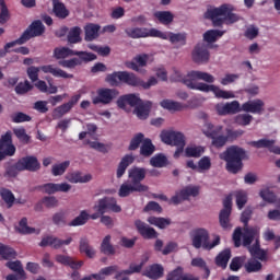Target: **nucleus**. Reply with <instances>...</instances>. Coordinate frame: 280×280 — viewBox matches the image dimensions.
I'll return each instance as SVG.
<instances>
[{"mask_svg":"<svg viewBox=\"0 0 280 280\" xmlns=\"http://www.w3.org/2000/svg\"><path fill=\"white\" fill-rule=\"evenodd\" d=\"M132 163H135V156L132 154H126L118 164L116 177L121 178L124 174H126V170H128Z\"/></svg>","mask_w":280,"mask_h":280,"instance_id":"30","label":"nucleus"},{"mask_svg":"<svg viewBox=\"0 0 280 280\" xmlns=\"http://www.w3.org/2000/svg\"><path fill=\"white\" fill-rule=\"evenodd\" d=\"M101 253L104 255H115V247L110 244V235H106L101 244Z\"/></svg>","mask_w":280,"mask_h":280,"instance_id":"52","label":"nucleus"},{"mask_svg":"<svg viewBox=\"0 0 280 280\" xmlns=\"http://www.w3.org/2000/svg\"><path fill=\"white\" fill-rule=\"evenodd\" d=\"M150 165L152 167H167V165H170V161L165 154L158 153L150 159Z\"/></svg>","mask_w":280,"mask_h":280,"instance_id":"39","label":"nucleus"},{"mask_svg":"<svg viewBox=\"0 0 280 280\" xmlns=\"http://www.w3.org/2000/svg\"><path fill=\"white\" fill-rule=\"evenodd\" d=\"M0 197L5 202L8 209H12V207H14V201L16 200V197H14L12 190L8 188H0Z\"/></svg>","mask_w":280,"mask_h":280,"instance_id":"40","label":"nucleus"},{"mask_svg":"<svg viewBox=\"0 0 280 280\" xmlns=\"http://www.w3.org/2000/svg\"><path fill=\"white\" fill-rule=\"evenodd\" d=\"M224 31L209 30L203 34V40L206 43H215L218 38H222V36H224Z\"/></svg>","mask_w":280,"mask_h":280,"instance_id":"47","label":"nucleus"},{"mask_svg":"<svg viewBox=\"0 0 280 280\" xmlns=\"http://www.w3.org/2000/svg\"><path fill=\"white\" fill-rule=\"evenodd\" d=\"M163 143H166V145H187V141L185 140V133L180 131H174V130H164L160 135Z\"/></svg>","mask_w":280,"mask_h":280,"instance_id":"14","label":"nucleus"},{"mask_svg":"<svg viewBox=\"0 0 280 280\" xmlns=\"http://www.w3.org/2000/svg\"><path fill=\"white\" fill-rule=\"evenodd\" d=\"M79 252L89 257V259H93L95 257V249L91 246L89 238L81 237L79 242Z\"/></svg>","mask_w":280,"mask_h":280,"instance_id":"33","label":"nucleus"},{"mask_svg":"<svg viewBox=\"0 0 280 280\" xmlns=\"http://www.w3.org/2000/svg\"><path fill=\"white\" fill-rule=\"evenodd\" d=\"M119 96V91L116 89L101 88L96 91V96L92 98V104L97 106V104H103V106H108L113 103V100Z\"/></svg>","mask_w":280,"mask_h":280,"instance_id":"10","label":"nucleus"},{"mask_svg":"<svg viewBox=\"0 0 280 280\" xmlns=\"http://www.w3.org/2000/svg\"><path fill=\"white\" fill-rule=\"evenodd\" d=\"M249 253L252 257L259 259L260 261H266L268 259V253L261 249L259 240H256L255 244L249 247Z\"/></svg>","mask_w":280,"mask_h":280,"instance_id":"34","label":"nucleus"},{"mask_svg":"<svg viewBox=\"0 0 280 280\" xmlns=\"http://www.w3.org/2000/svg\"><path fill=\"white\" fill-rule=\"evenodd\" d=\"M34 89V85L30 83V81L25 80L24 82H20L15 86V93L16 95H25L26 93H30Z\"/></svg>","mask_w":280,"mask_h":280,"instance_id":"54","label":"nucleus"},{"mask_svg":"<svg viewBox=\"0 0 280 280\" xmlns=\"http://www.w3.org/2000/svg\"><path fill=\"white\" fill-rule=\"evenodd\" d=\"M94 209L96 212L89 214V220H98V218H102L108 210L113 211V213H121V206L117 205V200L110 197L100 199L98 203L94 206Z\"/></svg>","mask_w":280,"mask_h":280,"instance_id":"6","label":"nucleus"},{"mask_svg":"<svg viewBox=\"0 0 280 280\" xmlns=\"http://www.w3.org/2000/svg\"><path fill=\"white\" fill-rule=\"evenodd\" d=\"M205 126L206 129L203 130V135L212 140L213 148H224L226 143H229L226 136H222V130L224 128L222 125L213 126V124L207 122Z\"/></svg>","mask_w":280,"mask_h":280,"instance_id":"8","label":"nucleus"},{"mask_svg":"<svg viewBox=\"0 0 280 280\" xmlns=\"http://www.w3.org/2000/svg\"><path fill=\"white\" fill-rule=\"evenodd\" d=\"M183 279H185V276H183L182 267H177L176 269L171 271L166 277V280H183Z\"/></svg>","mask_w":280,"mask_h":280,"instance_id":"64","label":"nucleus"},{"mask_svg":"<svg viewBox=\"0 0 280 280\" xmlns=\"http://www.w3.org/2000/svg\"><path fill=\"white\" fill-rule=\"evenodd\" d=\"M82 62H84V59H82V57H74L72 59L59 61V66L63 67V69H75V67H80Z\"/></svg>","mask_w":280,"mask_h":280,"instance_id":"49","label":"nucleus"},{"mask_svg":"<svg viewBox=\"0 0 280 280\" xmlns=\"http://www.w3.org/2000/svg\"><path fill=\"white\" fill-rule=\"evenodd\" d=\"M191 58L196 65H207L211 58L209 46H207L205 43L197 44L191 51Z\"/></svg>","mask_w":280,"mask_h":280,"instance_id":"15","label":"nucleus"},{"mask_svg":"<svg viewBox=\"0 0 280 280\" xmlns=\"http://www.w3.org/2000/svg\"><path fill=\"white\" fill-rule=\"evenodd\" d=\"M70 112V106L67 103H65L52 110V119H61V117H65V115H67V113Z\"/></svg>","mask_w":280,"mask_h":280,"instance_id":"55","label":"nucleus"},{"mask_svg":"<svg viewBox=\"0 0 280 280\" xmlns=\"http://www.w3.org/2000/svg\"><path fill=\"white\" fill-rule=\"evenodd\" d=\"M211 170V158L203 156L198 161V173L209 172Z\"/></svg>","mask_w":280,"mask_h":280,"instance_id":"62","label":"nucleus"},{"mask_svg":"<svg viewBox=\"0 0 280 280\" xmlns=\"http://www.w3.org/2000/svg\"><path fill=\"white\" fill-rule=\"evenodd\" d=\"M105 81L110 86H119V82L127 84V86H141V78L129 71H116L107 74Z\"/></svg>","mask_w":280,"mask_h":280,"instance_id":"5","label":"nucleus"},{"mask_svg":"<svg viewBox=\"0 0 280 280\" xmlns=\"http://www.w3.org/2000/svg\"><path fill=\"white\" fill-rule=\"evenodd\" d=\"M125 33L129 38H165V35L156 28L132 27L126 28Z\"/></svg>","mask_w":280,"mask_h":280,"instance_id":"12","label":"nucleus"},{"mask_svg":"<svg viewBox=\"0 0 280 280\" xmlns=\"http://www.w3.org/2000/svg\"><path fill=\"white\" fill-rule=\"evenodd\" d=\"M161 34L164 35V37H159L162 40H170L172 45H176V43H180V45L187 44V34L185 33H173V32H162Z\"/></svg>","mask_w":280,"mask_h":280,"instance_id":"25","label":"nucleus"},{"mask_svg":"<svg viewBox=\"0 0 280 280\" xmlns=\"http://www.w3.org/2000/svg\"><path fill=\"white\" fill-rule=\"evenodd\" d=\"M144 137L145 136L141 132L137 133L131 139L128 150H130V151L139 150V145H141V143H143Z\"/></svg>","mask_w":280,"mask_h":280,"instance_id":"63","label":"nucleus"},{"mask_svg":"<svg viewBox=\"0 0 280 280\" xmlns=\"http://www.w3.org/2000/svg\"><path fill=\"white\" fill-rule=\"evenodd\" d=\"M165 269L160 264H153L149 267V269L144 272V277H148L152 280L162 279Z\"/></svg>","mask_w":280,"mask_h":280,"instance_id":"32","label":"nucleus"},{"mask_svg":"<svg viewBox=\"0 0 280 280\" xmlns=\"http://www.w3.org/2000/svg\"><path fill=\"white\" fill-rule=\"evenodd\" d=\"M16 233L20 235H32V233H36V229L30 228L27 225V218H22L19 222V226L15 228Z\"/></svg>","mask_w":280,"mask_h":280,"instance_id":"42","label":"nucleus"},{"mask_svg":"<svg viewBox=\"0 0 280 280\" xmlns=\"http://www.w3.org/2000/svg\"><path fill=\"white\" fill-rule=\"evenodd\" d=\"M135 226L143 240H156L159 237V232L141 220H136Z\"/></svg>","mask_w":280,"mask_h":280,"instance_id":"18","label":"nucleus"},{"mask_svg":"<svg viewBox=\"0 0 280 280\" xmlns=\"http://www.w3.org/2000/svg\"><path fill=\"white\" fill-rule=\"evenodd\" d=\"M154 18L161 25H172L174 23V14L171 11H156Z\"/></svg>","mask_w":280,"mask_h":280,"instance_id":"37","label":"nucleus"},{"mask_svg":"<svg viewBox=\"0 0 280 280\" xmlns=\"http://www.w3.org/2000/svg\"><path fill=\"white\" fill-rule=\"evenodd\" d=\"M191 71H189L186 75H183V73L178 70H174L173 74L171 75L172 82H182L185 86H187V81L191 82Z\"/></svg>","mask_w":280,"mask_h":280,"instance_id":"48","label":"nucleus"},{"mask_svg":"<svg viewBox=\"0 0 280 280\" xmlns=\"http://www.w3.org/2000/svg\"><path fill=\"white\" fill-rule=\"evenodd\" d=\"M156 151V147L152 143L150 138H145L140 147V154L141 156L149 158L154 154Z\"/></svg>","mask_w":280,"mask_h":280,"instance_id":"38","label":"nucleus"},{"mask_svg":"<svg viewBox=\"0 0 280 280\" xmlns=\"http://www.w3.org/2000/svg\"><path fill=\"white\" fill-rule=\"evenodd\" d=\"M50 73L54 78H63L65 80H73V74L67 73V71L54 67V65H47L42 67L31 66L27 68L26 73L32 82H38V73Z\"/></svg>","mask_w":280,"mask_h":280,"instance_id":"4","label":"nucleus"},{"mask_svg":"<svg viewBox=\"0 0 280 280\" xmlns=\"http://www.w3.org/2000/svg\"><path fill=\"white\" fill-rule=\"evenodd\" d=\"M22 172H38L40 170V162L34 155H27L18 160Z\"/></svg>","mask_w":280,"mask_h":280,"instance_id":"19","label":"nucleus"},{"mask_svg":"<svg viewBox=\"0 0 280 280\" xmlns=\"http://www.w3.org/2000/svg\"><path fill=\"white\" fill-rule=\"evenodd\" d=\"M275 140L264 138L257 141H250L248 142V145H252V148H257V150L261 148H268L269 152H272L273 154H280V148L275 147Z\"/></svg>","mask_w":280,"mask_h":280,"instance_id":"23","label":"nucleus"},{"mask_svg":"<svg viewBox=\"0 0 280 280\" xmlns=\"http://www.w3.org/2000/svg\"><path fill=\"white\" fill-rule=\"evenodd\" d=\"M0 256L3 259H15L16 258V250L10 246H5L0 244Z\"/></svg>","mask_w":280,"mask_h":280,"instance_id":"56","label":"nucleus"},{"mask_svg":"<svg viewBox=\"0 0 280 280\" xmlns=\"http://www.w3.org/2000/svg\"><path fill=\"white\" fill-rule=\"evenodd\" d=\"M69 165H71L70 161H65L59 164H55L51 167V174L52 176H62L67 170H69Z\"/></svg>","mask_w":280,"mask_h":280,"instance_id":"51","label":"nucleus"},{"mask_svg":"<svg viewBox=\"0 0 280 280\" xmlns=\"http://www.w3.org/2000/svg\"><path fill=\"white\" fill-rule=\"evenodd\" d=\"M255 235H257V230L255 229H247L243 234V246H248V250H250V244H253Z\"/></svg>","mask_w":280,"mask_h":280,"instance_id":"57","label":"nucleus"},{"mask_svg":"<svg viewBox=\"0 0 280 280\" xmlns=\"http://www.w3.org/2000/svg\"><path fill=\"white\" fill-rule=\"evenodd\" d=\"M52 13L61 21H65V19L69 18V14H71L67 5L60 0H52Z\"/></svg>","mask_w":280,"mask_h":280,"instance_id":"26","label":"nucleus"},{"mask_svg":"<svg viewBox=\"0 0 280 280\" xmlns=\"http://www.w3.org/2000/svg\"><path fill=\"white\" fill-rule=\"evenodd\" d=\"M147 170L144 167H138V166H133L128 171L129 174V178L131 179L132 185H136L137 187H139V185H143L141 184L142 180H145V174H147Z\"/></svg>","mask_w":280,"mask_h":280,"instance_id":"24","label":"nucleus"},{"mask_svg":"<svg viewBox=\"0 0 280 280\" xmlns=\"http://www.w3.org/2000/svg\"><path fill=\"white\" fill-rule=\"evenodd\" d=\"M226 12H229V4H222L219 8L208 9L205 13V19H209L213 27H222L224 20L220 16H226Z\"/></svg>","mask_w":280,"mask_h":280,"instance_id":"13","label":"nucleus"},{"mask_svg":"<svg viewBox=\"0 0 280 280\" xmlns=\"http://www.w3.org/2000/svg\"><path fill=\"white\" fill-rule=\"evenodd\" d=\"M11 121L13 124H24L25 121H32V116L23 112H18L11 115Z\"/></svg>","mask_w":280,"mask_h":280,"instance_id":"59","label":"nucleus"},{"mask_svg":"<svg viewBox=\"0 0 280 280\" xmlns=\"http://www.w3.org/2000/svg\"><path fill=\"white\" fill-rule=\"evenodd\" d=\"M100 30H102V26H100V24H93V23L86 24L84 26L86 43H91V42L95 40V38H98Z\"/></svg>","mask_w":280,"mask_h":280,"instance_id":"31","label":"nucleus"},{"mask_svg":"<svg viewBox=\"0 0 280 280\" xmlns=\"http://www.w3.org/2000/svg\"><path fill=\"white\" fill-rule=\"evenodd\" d=\"M149 187L147 185H135V184H122L119 188L118 195L120 198H128L130 194L138 191L139 194L148 191Z\"/></svg>","mask_w":280,"mask_h":280,"instance_id":"22","label":"nucleus"},{"mask_svg":"<svg viewBox=\"0 0 280 280\" xmlns=\"http://www.w3.org/2000/svg\"><path fill=\"white\" fill-rule=\"evenodd\" d=\"M203 152L205 149L202 147H187L185 149V156L187 159H200Z\"/></svg>","mask_w":280,"mask_h":280,"instance_id":"50","label":"nucleus"},{"mask_svg":"<svg viewBox=\"0 0 280 280\" xmlns=\"http://www.w3.org/2000/svg\"><path fill=\"white\" fill-rule=\"evenodd\" d=\"M16 154V147L12 141V131L8 130L0 137V161H5L8 156Z\"/></svg>","mask_w":280,"mask_h":280,"instance_id":"9","label":"nucleus"},{"mask_svg":"<svg viewBox=\"0 0 280 280\" xmlns=\"http://www.w3.org/2000/svg\"><path fill=\"white\" fill-rule=\"evenodd\" d=\"M219 222L220 226H222L224 230L231 229V212L221 210L219 213Z\"/></svg>","mask_w":280,"mask_h":280,"instance_id":"53","label":"nucleus"},{"mask_svg":"<svg viewBox=\"0 0 280 280\" xmlns=\"http://www.w3.org/2000/svg\"><path fill=\"white\" fill-rule=\"evenodd\" d=\"M7 268H10V270L16 272L20 279L25 280V270H23V265L21 264V260L8 261Z\"/></svg>","mask_w":280,"mask_h":280,"instance_id":"45","label":"nucleus"},{"mask_svg":"<svg viewBox=\"0 0 280 280\" xmlns=\"http://www.w3.org/2000/svg\"><path fill=\"white\" fill-rule=\"evenodd\" d=\"M45 34V25L40 20L32 22V24L23 32V34L18 38L20 45H25L31 38H36V36H43Z\"/></svg>","mask_w":280,"mask_h":280,"instance_id":"11","label":"nucleus"},{"mask_svg":"<svg viewBox=\"0 0 280 280\" xmlns=\"http://www.w3.org/2000/svg\"><path fill=\"white\" fill-rule=\"evenodd\" d=\"M200 194V189L196 186H187L183 188L179 192L172 197L173 205H180L184 200H189V197L196 198Z\"/></svg>","mask_w":280,"mask_h":280,"instance_id":"17","label":"nucleus"},{"mask_svg":"<svg viewBox=\"0 0 280 280\" xmlns=\"http://www.w3.org/2000/svg\"><path fill=\"white\" fill-rule=\"evenodd\" d=\"M148 222L153 226H158V229H166V226H170V224H172V221L170 219L161 217H149Z\"/></svg>","mask_w":280,"mask_h":280,"instance_id":"44","label":"nucleus"},{"mask_svg":"<svg viewBox=\"0 0 280 280\" xmlns=\"http://www.w3.org/2000/svg\"><path fill=\"white\" fill-rule=\"evenodd\" d=\"M220 159L225 161V170L230 174H238L244 167L242 161L246 159V150L237 145H231L220 154Z\"/></svg>","mask_w":280,"mask_h":280,"instance_id":"2","label":"nucleus"},{"mask_svg":"<svg viewBox=\"0 0 280 280\" xmlns=\"http://www.w3.org/2000/svg\"><path fill=\"white\" fill-rule=\"evenodd\" d=\"M218 115H237L242 113V106H240L238 101H232L226 104H219L215 106Z\"/></svg>","mask_w":280,"mask_h":280,"instance_id":"20","label":"nucleus"},{"mask_svg":"<svg viewBox=\"0 0 280 280\" xmlns=\"http://www.w3.org/2000/svg\"><path fill=\"white\" fill-rule=\"evenodd\" d=\"M67 40L70 45H78L82 40V28L73 26L69 30Z\"/></svg>","mask_w":280,"mask_h":280,"instance_id":"35","label":"nucleus"},{"mask_svg":"<svg viewBox=\"0 0 280 280\" xmlns=\"http://www.w3.org/2000/svg\"><path fill=\"white\" fill-rule=\"evenodd\" d=\"M244 268L246 270V272H248L249 275L253 272H259V270H261V268H264V265H261V262L255 258H250L247 260V262L244 264Z\"/></svg>","mask_w":280,"mask_h":280,"instance_id":"43","label":"nucleus"},{"mask_svg":"<svg viewBox=\"0 0 280 280\" xmlns=\"http://www.w3.org/2000/svg\"><path fill=\"white\" fill-rule=\"evenodd\" d=\"M66 180L72 184L91 183V180H93V176L91 174L82 175V172L75 171V172L68 173L66 175Z\"/></svg>","mask_w":280,"mask_h":280,"instance_id":"27","label":"nucleus"},{"mask_svg":"<svg viewBox=\"0 0 280 280\" xmlns=\"http://www.w3.org/2000/svg\"><path fill=\"white\" fill-rule=\"evenodd\" d=\"M244 261H246V256H236L232 258L230 270H232V272H237L242 266H244Z\"/></svg>","mask_w":280,"mask_h":280,"instance_id":"60","label":"nucleus"},{"mask_svg":"<svg viewBox=\"0 0 280 280\" xmlns=\"http://www.w3.org/2000/svg\"><path fill=\"white\" fill-rule=\"evenodd\" d=\"M150 110H152V102L144 101L133 109V113L138 119L145 120L150 117Z\"/></svg>","mask_w":280,"mask_h":280,"instance_id":"29","label":"nucleus"},{"mask_svg":"<svg viewBox=\"0 0 280 280\" xmlns=\"http://www.w3.org/2000/svg\"><path fill=\"white\" fill-rule=\"evenodd\" d=\"M71 56H78V58H82L84 62H93V60H97V55L93 52L73 50L69 47H56L54 49V58H56V60H65Z\"/></svg>","mask_w":280,"mask_h":280,"instance_id":"7","label":"nucleus"},{"mask_svg":"<svg viewBox=\"0 0 280 280\" xmlns=\"http://www.w3.org/2000/svg\"><path fill=\"white\" fill-rule=\"evenodd\" d=\"M189 77L192 79L185 82L187 89H190L191 91H201V93H213L219 100H234L235 97V94L232 91L221 90L218 88V85H209L215 82V77H213V74H209V72L191 70ZM198 80H202L208 84L200 83L198 82Z\"/></svg>","mask_w":280,"mask_h":280,"instance_id":"1","label":"nucleus"},{"mask_svg":"<svg viewBox=\"0 0 280 280\" xmlns=\"http://www.w3.org/2000/svg\"><path fill=\"white\" fill-rule=\"evenodd\" d=\"M20 172H23V168L21 167L20 162L18 160L15 164L7 167L5 176H9V178H16Z\"/></svg>","mask_w":280,"mask_h":280,"instance_id":"61","label":"nucleus"},{"mask_svg":"<svg viewBox=\"0 0 280 280\" xmlns=\"http://www.w3.org/2000/svg\"><path fill=\"white\" fill-rule=\"evenodd\" d=\"M14 137H16L18 141L20 143H23L24 145H27L30 143V135H27V130H25V127H15L12 130Z\"/></svg>","mask_w":280,"mask_h":280,"instance_id":"41","label":"nucleus"},{"mask_svg":"<svg viewBox=\"0 0 280 280\" xmlns=\"http://www.w3.org/2000/svg\"><path fill=\"white\" fill-rule=\"evenodd\" d=\"M161 106L166 110H183V108H185V106L182 105V103H178L176 101H170V100L162 101Z\"/></svg>","mask_w":280,"mask_h":280,"instance_id":"58","label":"nucleus"},{"mask_svg":"<svg viewBox=\"0 0 280 280\" xmlns=\"http://www.w3.org/2000/svg\"><path fill=\"white\" fill-rule=\"evenodd\" d=\"M191 246L194 248L203 250H213L215 246H220V235H214L213 241H211V235L209 234V230L205 228H197L195 229L191 234Z\"/></svg>","mask_w":280,"mask_h":280,"instance_id":"3","label":"nucleus"},{"mask_svg":"<svg viewBox=\"0 0 280 280\" xmlns=\"http://www.w3.org/2000/svg\"><path fill=\"white\" fill-rule=\"evenodd\" d=\"M73 242L72 237H68L67 240H60L56 236H44L38 244L40 248H47V246H51V248H55V250H58V248H62V246H69Z\"/></svg>","mask_w":280,"mask_h":280,"instance_id":"16","label":"nucleus"},{"mask_svg":"<svg viewBox=\"0 0 280 280\" xmlns=\"http://www.w3.org/2000/svg\"><path fill=\"white\" fill-rule=\"evenodd\" d=\"M57 264H61V266H69L72 270H79L81 266H84V261H75L73 258L67 255L59 254L56 256Z\"/></svg>","mask_w":280,"mask_h":280,"instance_id":"28","label":"nucleus"},{"mask_svg":"<svg viewBox=\"0 0 280 280\" xmlns=\"http://www.w3.org/2000/svg\"><path fill=\"white\" fill-rule=\"evenodd\" d=\"M264 101L257 98L254 101H247L242 104V110L244 113H253V115H261L264 113Z\"/></svg>","mask_w":280,"mask_h":280,"instance_id":"21","label":"nucleus"},{"mask_svg":"<svg viewBox=\"0 0 280 280\" xmlns=\"http://www.w3.org/2000/svg\"><path fill=\"white\" fill-rule=\"evenodd\" d=\"M231 259V248H225L215 257V265L223 270L229 266Z\"/></svg>","mask_w":280,"mask_h":280,"instance_id":"36","label":"nucleus"},{"mask_svg":"<svg viewBox=\"0 0 280 280\" xmlns=\"http://www.w3.org/2000/svg\"><path fill=\"white\" fill-rule=\"evenodd\" d=\"M89 222V212L82 210L80 214L68 223V226H84Z\"/></svg>","mask_w":280,"mask_h":280,"instance_id":"46","label":"nucleus"}]
</instances>
